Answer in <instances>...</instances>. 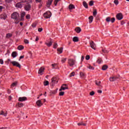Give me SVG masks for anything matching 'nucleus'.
Listing matches in <instances>:
<instances>
[{"instance_id": "1", "label": "nucleus", "mask_w": 129, "mask_h": 129, "mask_svg": "<svg viewBox=\"0 0 129 129\" xmlns=\"http://www.w3.org/2000/svg\"><path fill=\"white\" fill-rule=\"evenodd\" d=\"M12 19L13 20H15V24H18L19 22H20V14L18 12H14L12 14Z\"/></svg>"}, {"instance_id": "2", "label": "nucleus", "mask_w": 129, "mask_h": 129, "mask_svg": "<svg viewBox=\"0 0 129 129\" xmlns=\"http://www.w3.org/2000/svg\"><path fill=\"white\" fill-rule=\"evenodd\" d=\"M68 63L70 65V66L73 67V66L75 65V63H76V61L73 59H69L68 60Z\"/></svg>"}, {"instance_id": "3", "label": "nucleus", "mask_w": 129, "mask_h": 129, "mask_svg": "<svg viewBox=\"0 0 129 129\" xmlns=\"http://www.w3.org/2000/svg\"><path fill=\"white\" fill-rule=\"evenodd\" d=\"M51 16L52 14L50 12H46L43 14L44 18L45 19H50Z\"/></svg>"}, {"instance_id": "4", "label": "nucleus", "mask_w": 129, "mask_h": 129, "mask_svg": "<svg viewBox=\"0 0 129 129\" xmlns=\"http://www.w3.org/2000/svg\"><path fill=\"white\" fill-rule=\"evenodd\" d=\"M115 21V18L113 17L111 18L110 17H107L106 19V22L107 23H109V22H111L112 23H114Z\"/></svg>"}, {"instance_id": "5", "label": "nucleus", "mask_w": 129, "mask_h": 129, "mask_svg": "<svg viewBox=\"0 0 129 129\" xmlns=\"http://www.w3.org/2000/svg\"><path fill=\"white\" fill-rule=\"evenodd\" d=\"M51 82L52 83V85L58 83V78L56 77H53L51 79Z\"/></svg>"}, {"instance_id": "6", "label": "nucleus", "mask_w": 129, "mask_h": 129, "mask_svg": "<svg viewBox=\"0 0 129 129\" xmlns=\"http://www.w3.org/2000/svg\"><path fill=\"white\" fill-rule=\"evenodd\" d=\"M11 63L13 66H16V67H18V68H21V64L17 61H12Z\"/></svg>"}, {"instance_id": "7", "label": "nucleus", "mask_w": 129, "mask_h": 129, "mask_svg": "<svg viewBox=\"0 0 129 129\" xmlns=\"http://www.w3.org/2000/svg\"><path fill=\"white\" fill-rule=\"evenodd\" d=\"M90 45L92 49L95 50V48H96V45L95 44V43H94V42L93 41L90 42Z\"/></svg>"}, {"instance_id": "8", "label": "nucleus", "mask_w": 129, "mask_h": 129, "mask_svg": "<svg viewBox=\"0 0 129 129\" xmlns=\"http://www.w3.org/2000/svg\"><path fill=\"white\" fill-rule=\"evenodd\" d=\"M67 84H63L61 87V88L59 89V91H62V90H66V89H68V87H67Z\"/></svg>"}, {"instance_id": "9", "label": "nucleus", "mask_w": 129, "mask_h": 129, "mask_svg": "<svg viewBox=\"0 0 129 129\" xmlns=\"http://www.w3.org/2000/svg\"><path fill=\"white\" fill-rule=\"evenodd\" d=\"M31 5L30 4H27L25 5L24 7V9L25 11H30V10H31Z\"/></svg>"}, {"instance_id": "10", "label": "nucleus", "mask_w": 129, "mask_h": 129, "mask_svg": "<svg viewBox=\"0 0 129 129\" xmlns=\"http://www.w3.org/2000/svg\"><path fill=\"white\" fill-rule=\"evenodd\" d=\"M116 18L117 19V20H122V14L121 13H119L116 15Z\"/></svg>"}, {"instance_id": "11", "label": "nucleus", "mask_w": 129, "mask_h": 129, "mask_svg": "<svg viewBox=\"0 0 129 129\" xmlns=\"http://www.w3.org/2000/svg\"><path fill=\"white\" fill-rule=\"evenodd\" d=\"M44 70H45V68H44L43 67H41L38 71V74H40V75H42L43 72H44Z\"/></svg>"}, {"instance_id": "12", "label": "nucleus", "mask_w": 129, "mask_h": 129, "mask_svg": "<svg viewBox=\"0 0 129 129\" xmlns=\"http://www.w3.org/2000/svg\"><path fill=\"white\" fill-rule=\"evenodd\" d=\"M8 18V16H7V14H2L0 16V19L6 20Z\"/></svg>"}, {"instance_id": "13", "label": "nucleus", "mask_w": 129, "mask_h": 129, "mask_svg": "<svg viewBox=\"0 0 129 129\" xmlns=\"http://www.w3.org/2000/svg\"><path fill=\"white\" fill-rule=\"evenodd\" d=\"M52 3H53V0H48L46 3V7L47 8H50V6L52 5Z\"/></svg>"}, {"instance_id": "14", "label": "nucleus", "mask_w": 129, "mask_h": 129, "mask_svg": "<svg viewBox=\"0 0 129 129\" xmlns=\"http://www.w3.org/2000/svg\"><path fill=\"white\" fill-rule=\"evenodd\" d=\"M11 56H12V57H13V58H16V57H17V56H18V52L17 51L13 52L11 54Z\"/></svg>"}, {"instance_id": "15", "label": "nucleus", "mask_w": 129, "mask_h": 129, "mask_svg": "<svg viewBox=\"0 0 129 129\" xmlns=\"http://www.w3.org/2000/svg\"><path fill=\"white\" fill-rule=\"evenodd\" d=\"M16 8H19V9H22V8L23 7V6L22 5V3L20 2V3L16 4Z\"/></svg>"}, {"instance_id": "16", "label": "nucleus", "mask_w": 129, "mask_h": 129, "mask_svg": "<svg viewBox=\"0 0 129 129\" xmlns=\"http://www.w3.org/2000/svg\"><path fill=\"white\" fill-rule=\"evenodd\" d=\"M25 100H27V97H19V101H25Z\"/></svg>"}, {"instance_id": "17", "label": "nucleus", "mask_w": 129, "mask_h": 129, "mask_svg": "<svg viewBox=\"0 0 129 129\" xmlns=\"http://www.w3.org/2000/svg\"><path fill=\"white\" fill-rule=\"evenodd\" d=\"M36 104L38 105V106H41L43 103H42V101L41 100H38L36 102Z\"/></svg>"}, {"instance_id": "18", "label": "nucleus", "mask_w": 129, "mask_h": 129, "mask_svg": "<svg viewBox=\"0 0 129 129\" xmlns=\"http://www.w3.org/2000/svg\"><path fill=\"white\" fill-rule=\"evenodd\" d=\"M57 50V52H58V54H61V53H62V52H63V48L62 47L58 48Z\"/></svg>"}, {"instance_id": "19", "label": "nucleus", "mask_w": 129, "mask_h": 129, "mask_svg": "<svg viewBox=\"0 0 129 129\" xmlns=\"http://www.w3.org/2000/svg\"><path fill=\"white\" fill-rule=\"evenodd\" d=\"M89 23L90 24H91L92 23V21H93V16H91L89 17Z\"/></svg>"}, {"instance_id": "20", "label": "nucleus", "mask_w": 129, "mask_h": 129, "mask_svg": "<svg viewBox=\"0 0 129 129\" xmlns=\"http://www.w3.org/2000/svg\"><path fill=\"white\" fill-rule=\"evenodd\" d=\"M57 90H58V89H56V90L51 91L50 93V95H52V94H56L57 93Z\"/></svg>"}, {"instance_id": "21", "label": "nucleus", "mask_w": 129, "mask_h": 129, "mask_svg": "<svg viewBox=\"0 0 129 129\" xmlns=\"http://www.w3.org/2000/svg\"><path fill=\"white\" fill-rule=\"evenodd\" d=\"M45 44L47 47H51V46H52V44H53V42L50 41L49 43L46 42Z\"/></svg>"}, {"instance_id": "22", "label": "nucleus", "mask_w": 129, "mask_h": 129, "mask_svg": "<svg viewBox=\"0 0 129 129\" xmlns=\"http://www.w3.org/2000/svg\"><path fill=\"white\" fill-rule=\"evenodd\" d=\"M83 5L84 7H85L86 8V9H88V5H87V3H86V2L85 1H84L83 2Z\"/></svg>"}, {"instance_id": "23", "label": "nucleus", "mask_w": 129, "mask_h": 129, "mask_svg": "<svg viewBox=\"0 0 129 129\" xmlns=\"http://www.w3.org/2000/svg\"><path fill=\"white\" fill-rule=\"evenodd\" d=\"M75 31L76 32H77V33H80V32H81V28H80V27H77L75 29Z\"/></svg>"}, {"instance_id": "24", "label": "nucleus", "mask_w": 129, "mask_h": 129, "mask_svg": "<svg viewBox=\"0 0 129 129\" xmlns=\"http://www.w3.org/2000/svg\"><path fill=\"white\" fill-rule=\"evenodd\" d=\"M69 9H70V10H73V9H75V6L72 4H71L69 6Z\"/></svg>"}, {"instance_id": "25", "label": "nucleus", "mask_w": 129, "mask_h": 129, "mask_svg": "<svg viewBox=\"0 0 129 129\" xmlns=\"http://www.w3.org/2000/svg\"><path fill=\"white\" fill-rule=\"evenodd\" d=\"M107 68H108V67L106 65H104L103 66L102 68V70L103 71H105L106 70V69H107Z\"/></svg>"}, {"instance_id": "26", "label": "nucleus", "mask_w": 129, "mask_h": 129, "mask_svg": "<svg viewBox=\"0 0 129 129\" xmlns=\"http://www.w3.org/2000/svg\"><path fill=\"white\" fill-rule=\"evenodd\" d=\"M73 41L74 42H78L79 40H78V37L75 36L73 38Z\"/></svg>"}, {"instance_id": "27", "label": "nucleus", "mask_w": 129, "mask_h": 129, "mask_svg": "<svg viewBox=\"0 0 129 129\" xmlns=\"http://www.w3.org/2000/svg\"><path fill=\"white\" fill-rule=\"evenodd\" d=\"M52 66V68L53 69H57V64L55 63V64H51Z\"/></svg>"}, {"instance_id": "28", "label": "nucleus", "mask_w": 129, "mask_h": 129, "mask_svg": "<svg viewBox=\"0 0 129 129\" xmlns=\"http://www.w3.org/2000/svg\"><path fill=\"white\" fill-rule=\"evenodd\" d=\"M95 83L98 86H101L100 83H101V82L99 81H96Z\"/></svg>"}, {"instance_id": "29", "label": "nucleus", "mask_w": 129, "mask_h": 129, "mask_svg": "<svg viewBox=\"0 0 129 129\" xmlns=\"http://www.w3.org/2000/svg\"><path fill=\"white\" fill-rule=\"evenodd\" d=\"M93 15L94 17H96V15H97V11L96 10H94L93 12Z\"/></svg>"}, {"instance_id": "30", "label": "nucleus", "mask_w": 129, "mask_h": 129, "mask_svg": "<svg viewBox=\"0 0 129 129\" xmlns=\"http://www.w3.org/2000/svg\"><path fill=\"white\" fill-rule=\"evenodd\" d=\"M78 125H86V123H83V122H81L78 123Z\"/></svg>"}, {"instance_id": "31", "label": "nucleus", "mask_w": 129, "mask_h": 129, "mask_svg": "<svg viewBox=\"0 0 129 129\" xmlns=\"http://www.w3.org/2000/svg\"><path fill=\"white\" fill-rule=\"evenodd\" d=\"M18 50H23L24 49V46L23 45H19L18 47Z\"/></svg>"}, {"instance_id": "32", "label": "nucleus", "mask_w": 129, "mask_h": 129, "mask_svg": "<svg viewBox=\"0 0 129 129\" xmlns=\"http://www.w3.org/2000/svg\"><path fill=\"white\" fill-rule=\"evenodd\" d=\"M94 4V2H93V1H90L89 5V6L92 7V6H93Z\"/></svg>"}, {"instance_id": "33", "label": "nucleus", "mask_w": 129, "mask_h": 129, "mask_svg": "<svg viewBox=\"0 0 129 129\" xmlns=\"http://www.w3.org/2000/svg\"><path fill=\"white\" fill-rule=\"evenodd\" d=\"M80 77H82V78H84L85 75L84 74V73L81 72L80 74Z\"/></svg>"}, {"instance_id": "34", "label": "nucleus", "mask_w": 129, "mask_h": 129, "mask_svg": "<svg viewBox=\"0 0 129 129\" xmlns=\"http://www.w3.org/2000/svg\"><path fill=\"white\" fill-rule=\"evenodd\" d=\"M12 36H13V34H11V33H8L6 35V37L7 38H11V37H12Z\"/></svg>"}, {"instance_id": "35", "label": "nucleus", "mask_w": 129, "mask_h": 129, "mask_svg": "<svg viewBox=\"0 0 129 129\" xmlns=\"http://www.w3.org/2000/svg\"><path fill=\"white\" fill-rule=\"evenodd\" d=\"M101 62H102V60H101V58H98L97 60V63H98V64H101Z\"/></svg>"}, {"instance_id": "36", "label": "nucleus", "mask_w": 129, "mask_h": 129, "mask_svg": "<svg viewBox=\"0 0 129 129\" xmlns=\"http://www.w3.org/2000/svg\"><path fill=\"white\" fill-rule=\"evenodd\" d=\"M44 86H47V85H49V81H46L44 82Z\"/></svg>"}, {"instance_id": "37", "label": "nucleus", "mask_w": 129, "mask_h": 129, "mask_svg": "<svg viewBox=\"0 0 129 129\" xmlns=\"http://www.w3.org/2000/svg\"><path fill=\"white\" fill-rule=\"evenodd\" d=\"M15 86H17V82L13 83L11 85L12 88H13V87H15Z\"/></svg>"}, {"instance_id": "38", "label": "nucleus", "mask_w": 129, "mask_h": 129, "mask_svg": "<svg viewBox=\"0 0 129 129\" xmlns=\"http://www.w3.org/2000/svg\"><path fill=\"white\" fill-rule=\"evenodd\" d=\"M74 75H75V72H73L70 74V77H72L73 76H74Z\"/></svg>"}, {"instance_id": "39", "label": "nucleus", "mask_w": 129, "mask_h": 129, "mask_svg": "<svg viewBox=\"0 0 129 129\" xmlns=\"http://www.w3.org/2000/svg\"><path fill=\"white\" fill-rule=\"evenodd\" d=\"M25 15H26V13H25V12H23L22 13V14H21L22 19H23V18H24V17H25Z\"/></svg>"}, {"instance_id": "40", "label": "nucleus", "mask_w": 129, "mask_h": 129, "mask_svg": "<svg viewBox=\"0 0 129 129\" xmlns=\"http://www.w3.org/2000/svg\"><path fill=\"white\" fill-rule=\"evenodd\" d=\"M1 114L2 115H4V116H6L7 114V113H5V112H4V111H2L1 113Z\"/></svg>"}, {"instance_id": "41", "label": "nucleus", "mask_w": 129, "mask_h": 129, "mask_svg": "<svg viewBox=\"0 0 129 129\" xmlns=\"http://www.w3.org/2000/svg\"><path fill=\"white\" fill-rule=\"evenodd\" d=\"M23 106H24V104H23L22 103H18L19 107H22Z\"/></svg>"}, {"instance_id": "42", "label": "nucleus", "mask_w": 129, "mask_h": 129, "mask_svg": "<svg viewBox=\"0 0 129 129\" xmlns=\"http://www.w3.org/2000/svg\"><path fill=\"white\" fill-rule=\"evenodd\" d=\"M60 0H55L54 2V5L55 6H57V4H58V2H59Z\"/></svg>"}, {"instance_id": "43", "label": "nucleus", "mask_w": 129, "mask_h": 129, "mask_svg": "<svg viewBox=\"0 0 129 129\" xmlns=\"http://www.w3.org/2000/svg\"><path fill=\"white\" fill-rule=\"evenodd\" d=\"M110 81H114V77H111L109 78Z\"/></svg>"}, {"instance_id": "44", "label": "nucleus", "mask_w": 129, "mask_h": 129, "mask_svg": "<svg viewBox=\"0 0 129 129\" xmlns=\"http://www.w3.org/2000/svg\"><path fill=\"white\" fill-rule=\"evenodd\" d=\"M57 47H58V44H57V43H55L54 44H53V48L54 49H56L57 48Z\"/></svg>"}, {"instance_id": "45", "label": "nucleus", "mask_w": 129, "mask_h": 129, "mask_svg": "<svg viewBox=\"0 0 129 129\" xmlns=\"http://www.w3.org/2000/svg\"><path fill=\"white\" fill-rule=\"evenodd\" d=\"M114 4H115V5H118V0H114Z\"/></svg>"}, {"instance_id": "46", "label": "nucleus", "mask_w": 129, "mask_h": 129, "mask_svg": "<svg viewBox=\"0 0 129 129\" xmlns=\"http://www.w3.org/2000/svg\"><path fill=\"white\" fill-rule=\"evenodd\" d=\"M88 68H89V69H90L91 70H94V68L91 66H89Z\"/></svg>"}, {"instance_id": "47", "label": "nucleus", "mask_w": 129, "mask_h": 129, "mask_svg": "<svg viewBox=\"0 0 129 129\" xmlns=\"http://www.w3.org/2000/svg\"><path fill=\"white\" fill-rule=\"evenodd\" d=\"M102 51L103 53H108V50L106 49H102Z\"/></svg>"}, {"instance_id": "48", "label": "nucleus", "mask_w": 129, "mask_h": 129, "mask_svg": "<svg viewBox=\"0 0 129 129\" xmlns=\"http://www.w3.org/2000/svg\"><path fill=\"white\" fill-rule=\"evenodd\" d=\"M67 58H62L61 59V62L62 63H65L66 62Z\"/></svg>"}, {"instance_id": "49", "label": "nucleus", "mask_w": 129, "mask_h": 129, "mask_svg": "<svg viewBox=\"0 0 129 129\" xmlns=\"http://www.w3.org/2000/svg\"><path fill=\"white\" fill-rule=\"evenodd\" d=\"M24 43L25 44H29V40L28 39H24Z\"/></svg>"}, {"instance_id": "50", "label": "nucleus", "mask_w": 129, "mask_h": 129, "mask_svg": "<svg viewBox=\"0 0 129 129\" xmlns=\"http://www.w3.org/2000/svg\"><path fill=\"white\" fill-rule=\"evenodd\" d=\"M64 92H59V95L60 96H63V95H64Z\"/></svg>"}, {"instance_id": "51", "label": "nucleus", "mask_w": 129, "mask_h": 129, "mask_svg": "<svg viewBox=\"0 0 129 129\" xmlns=\"http://www.w3.org/2000/svg\"><path fill=\"white\" fill-rule=\"evenodd\" d=\"M89 59H90V56L89 55H87L86 56V60H89Z\"/></svg>"}, {"instance_id": "52", "label": "nucleus", "mask_w": 129, "mask_h": 129, "mask_svg": "<svg viewBox=\"0 0 129 129\" xmlns=\"http://www.w3.org/2000/svg\"><path fill=\"white\" fill-rule=\"evenodd\" d=\"M20 3H27L28 2V0H20Z\"/></svg>"}, {"instance_id": "53", "label": "nucleus", "mask_w": 129, "mask_h": 129, "mask_svg": "<svg viewBox=\"0 0 129 129\" xmlns=\"http://www.w3.org/2000/svg\"><path fill=\"white\" fill-rule=\"evenodd\" d=\"M36 26H37V25H36V24L35 23H33L32 25V27L33 28H36Z\"/></svg>"}, {"instance_id": "54", "label": "nucleus", "mask_w": 129, "mask_h": 129, "mask_svg": "<svg viewBox=\"0 0 129 129\" xmlns=\"http://www.w3.org/2000/svg\"><path fill=\"white\" fill-rule=\"evenodd\" d=\"M90 95H94V92L93 91H92L90 93Z\"/></svg>"}, {"instance_id": "55", "label": "nucleus", "mask_w": 129, "mask_h": 129, "mask_svg": "<svg viewBox=\"0 0 129 129\" xmlns=\"http://www.w3.org/2000/svg\"><path fill=\"white\" fill-rule=\"evenodd\" d=\"M38 32H42V31H43V28H38Z\"/></svg>"}, {"instance_id": "56", "label": "nucleus", "mask_w": 129, "mask_h": 129, "mask_svg": "<svg viewBox=\"0 0 129 129\" xmlns=\"http://www.w3.org/2000/svg\"><path fill=\"white\" fill-rule=\"evenodd\" d=\"M26 19H27L28 20H29V19H30V15H26Z\"/></svg>"}, {"instance_id": "57", "label": "nucleus", "mask_w": 129, "mask_h": 129, "mask_svg": "<svg viewBox=\"0 0 129 129\" xmlns=\"http://www.w3.org/2000/svg\"><path fill=\"white\" fill-rule=\"evenodd\" d=\"M12 1L13 0H6V2L8 3H10L11 2H12Z\"/></svg>"}, {"instance_id": "58", "label": "nucleus", "mask_w": 129, "mask_h": 129, "mask_svg": "<svg viewBox=\"0 0 129 129\" xmlns=\"http://www.w3.org/2000/svg\"><path fill=\"white\" fill-rule=\"evenodd\" d=\"M0 63L1 64H4V60L3 59H0Z\"/></svg>"}, {"instance_id": "59", "label": "nucleus", "mask_w": 129, "mask_h": 129, "mask_svg": "<svg viewBox=\"0 0 129 129\" xmlns=\"http://www.w3.org/2000/svg\"><path fill=\"white\" fill-rule=\"evenodd\" d=\"M3 9H4V7L3 6H0V12H2Z\"/></svg>"}, {"instance_id": "60", "label": "nucleus", "mask_w": 129, "mask_h": 129, "mask_svg": "<svg viewBox=\"0 0 129 129\" xmlns=\"http://www.w3.org/2000/svg\"><path fill=\"white\" fill-rule=\"evenodd\" d=\"M97 92H98V93H102V90H98L97 91Z\"/></svg>"}, {"instance_id": "61", "label": "nucleus", "mask_w": 129, "mask_h": 129, "mask_svg": "<svg viewBox=\"0 0 129 129\" xmlns=\"http://www.w3.org/2000/svg\"><path fill=\"white\" fill-rule=\"evenodd\" d=\"M114 77V81H115L116 79H118V78L117 77Z\"/></svg>"}, {"instance_id": "62", "label": "nucleus", "mask_w": 129, "mask_h": 129, "mask_svg": "<svg viewBox=\"0 0 129 129\" xmlns=\"http://www.w3.org/2000/svg\"><path fill=\"white\" fill-rule=\"evenodd\" d=\"M24 55L21 56L19 58V61L21 60V59H23V58H24Z\"/></svg>"}, {"instance_id": "63", "label": "nucleus", "mask_w": 129, "mask_h": 129, "mask_svg": "<svg viewBox=\"0 0 129 129\" xmlns=\"http://www.w3.org/2000/svg\"><path fill=\"white\" fill-rule=\"evenodd\" d=\"M42 2V0H36V3H41Z\"/></svg>"}, {"instance_id": "64", "label": "nucleus", "mask_w": 129, "mask_h": 129, "mask_svg": "<svg viewBox=\"0 0 129 129\" xmlns=\"http://www.w3.org/2000/svg\"><path fill=\"white\" fill-rule=\"evenodd\" d=\"M7 127H2L1 128H0V129H7Z\"/></svg>"}]
</instances>
